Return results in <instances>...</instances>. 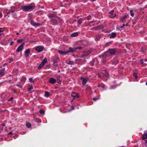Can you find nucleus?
Masks as SVG:
<instances>
[{"label":"nucleus","instance_id":"nucleus-1","mask_svg":"<svg viewBox=\"0 0 147 147\" xmlns=\"http://www.w3.org/2000/svg\"><path fill=\"white\" fill-rule=\"evenodd\" d=\"M35 7V5L34 3H31L28 5H24L22 6V9L25 11H29L34 9Z\"/></svg>","mask_w":147,"mask_h":147},{"label":"nucleus","instance_id":"nucleus-2","mask_svg":"<svg viewBox=\"0 0 147 147\" xmlns=\"http://www.w3.org/2000/svg\"><path fill=\"white\" fill-rule=\"evenodd\" d=\"M57 19L59 20V18L56 16L55 18L51 19V22L52 23L53 25H55L57 24Z\"/></svg>","mask_w":147,"mask_h":147},{"label":"nucleus","instance_id":"nucleus-3","mask_svg":"<svg viewBox=\"0 0 147 147\" xmlns=\"http://www.w3.org/2000/svg\"><path fill=\"white\" fill-rule=\"evenodd\" d=\"M44 47L41 46H38L36 47L35 49L38 53L41 52L44 49Z\"/></svg>","mask_w":147,"mask_h":147},{"label":"nucleus","instance_id":"nucleus-4","mask_svg":"<svg viewBox=\"0 0 147 147\" xmlns=\"http://www.w3.org/2000/svg\"><path fill=\"white\" fill-rule=\"evenodd\" d=\"M30 23L31 25L36 27L40 26V24L39 23H36L33 20H31Z\"/></svg>","mask_w":147,"mask_h":147},{"label":"nucleus","instance_id":"nucleus-5","mask_svg":"<svg viewBox=\"0 0 147 147\" xmlns=\"http://www.w3.org/2000/svg\"><path fill=\"white\" fill-rule=\"evenodd\" d=\"M71 96L73 97V99H74V98H77L79 97V94L78 93L73 92L71 94Z\"/></svg>","mask_w":147,"mask_h":147},{"label":"nucleus","instance_id":"nucleus-6","mask_svg":"<svg viewBox=\"0 0 147 147\" xmlns=\"http://www.w3.org/2000/svg\"><path fill=\"white\" fill-rule=\"evenodd\" d=\"M109 53L111 55H114L116 52V50L115 49H111L109 50Z\"/></svg>","mask_w":147,"mask_h":147},{"label":"nucleus","instance_id":"nucleus-7","mask_svg":"<svg viewBox=\"0 0 147 147\" xmlns=\"http://www.w3.org/2000/svg\"><path fill=\"white\" fill-rule=\"evenodd\" d=\"M24 44L23 43H22L18 48L16 50V51L17 52H19L21 51H22L23 48Z\"/></svg>","mask_w":147,"mask_h":147},{"label":"nucleus","instance_id":"nucleus-8","mask_svg":"<svg viewBox=\"0 0 147 147\" xmlns=\"http://www.w3.org/2000/svg\"><path fill=\"white\" fill-rule=\"evenodd\" d=\"M76 51V47L74 48H71V47H69V50L67 51V53H69L70 52H73L75 51Z\"/></svg>","mask_w":147,"mask_h":147},{"label":"nucleus","instance_id":"nucleus-9","mask_svg":"<svg viewBox=\"0 0 147 147\" xmlns=\"http://www.w3.org/2000/svg\"><path fill=\"white\" fill-rule=\"evenodd\" d=\"M101 74H102L103 76H105L107 77H109V73L107 72V71L105 70L103 71L102 72H101Z\"/></svg>","mask_w":147,"mask_h":147},{"label":"nucleus","instance_id":"nucleus-10","mask_svg":"<svg viewBox=\"0 0 147 147\" xmlns=\"http://www.w3.org/2000/svg\"><path fill=\"white\" fill-rule=\"evenodd\" d=\"M56 81V80L53 78H51L49 80V82L51 84H55Z\"/></svg>","mask_w":147,"mask_h":147},{"label":"nucleus","instance_id":"nucleus-11","mask_svg":"<svg viewBox=\"0 0 147 147\" xmlns=\"http://www.w3.org/2000/svg\"><path fill=\"white\" fill-rule=\"evenodd\" d=\"M30 50L29 49L26 50L25 52V56L26 57H27L29 55V54L30 53Z\"/></svg>","mask_w":147,"mask_h":147},{"label":"nucleus","instance_id":"nucleus-12","mask_svg":"<svg viewBox=\"0 0 147 147\" xmlns=\"http://www.w3.org/2000/svg\"><path fill=\"white\" fill-rule=\"evenodd\" d=\"M80 78L82 80V84L83 85H85L86 84V83L87 82V80L86 79L82 77H81Z\"/></svg>","mask_w":147,"mask_h":147},{"label":"nucleus","instance_id":"nucleus-13","mask_svg":"<svg viewBox=\"0 0 147 147\" xmlns=\"http://www.w3.org/2000/svg\"><path fill=\"white\" fill-rule=\"evenodd\" d=\"M147 139V131H145L143 135L142 139L145 140Z\"/></svg>","mask_w":147,"mask_h":147},{"label":"nucleus","instance_id":"nucleus-14","mask_svg":"<svg viewBox=\"0 0 147 147\" xmlns=\"http://www.w3.org/2000/svg\"><path fill=\"white\" fill-rule=\"evenodd\" d=\"M48 17L50 19H53L54 18H55L56 16V15L52 14H49L47 15Z\"/></svg>","mask_w":147,"mask_h":147},{"label":"nucleus","instance_id":"nucleus-15","mask_svg":"<svg viewBox=\"0 0 147 147\" xmlns=\"http://www.w3.org/2000/svg\"><path fill=\"white\" fill-rule=\"evenodd\" d=\"M116 36V34L115 33L112 32L109 34L110 38H114Z\"/></svg>","mask_w":147,"mask_h":147},{"label":"nucleus","instance_id":"nucleus-16","mask_svg":"<svg viewBox=\"0 0 147 147\" xmlns=\"http://www.w3.org/2000/svg\"><path fill=\"white\" fill-rule=\"evenodd\" d=\"M91 53V51H86V52L84 53L83 54V55L84 56H87L89 54H90Z\"/></svg>","mask_w":147,"mask_h":147},{"label":"nucleus","instance_id":"nucleus-17","mask_svg":"<svg viewBox=\"0 0 147 147\" xmlns=\"http://www.w3.org/2000/svg\"><path fill=\"white\" fill-rule=\"evenodd\" d=\"M58 52L61 54H66L67 53V51H63L61 50H59L58 51Z\"/></svg>","mask_w":147,"mask_h":147},{"label":"nucleus","instance_id":"nucleus-18","mask_svg":"<svg viewBox=\"0 0 147 147\" xmlns=\"http://www.w3.org/2000/svg\"><path fill=\"white\" fill-rule=\"evenodd\" d=\"M4 75V71L3 70H0V77H2Z\"/></svg>","mask_w":147,"mask_h":147},{"label":"nucleus","instance_id":"nucleus-19","mask_svg":"<svg viewBox=\"0 0 147 147\" xmlns=\"http://www.w3.org/2000/svg\"><path fill=\"white\" fill-rule=\"evenodd\" d=\"M50 95V93L46 91L45 92V96L46 97H48Z\"/></svg>","mask_w":147,"mask_h":147},{"label":"nucleus","instance_id":"nucleus-20","mask_svg":"<svg viewBox=\"0 0 147 147\" xmlns=\"http://www.w3.org/2000/svg\"><path fill=\"white\" fill-rule=\"evenodd\" d=\"M57 59V58H53L52 59V61L53 63H58Z\"/></svg>","mask_w":147,"mask_h":147},{"label":"nucleus","instance_id":"nucleus-21","mask_svg":"<svg viewBox=\"0 0 147 147\" xmlns=\"http://www.w3.org/2000/svg\"><path fill=\"white\" fill-rule=\"evenodd\" d=\"M57 59V58H53L52 59V61L53 63H58Z\"/></svg>","mask_w":147,"mask_h":147},{"label":"nucleus","instance_id":"nucleus-22","mask_svg":"<svg viewBox=\"0 0 147 147\" xmlns=\"http://www.w3.org/2000/svg\"><path fill=\"white\" fill-rule=\"evenodd\" d=\"M47 59L46 58H44L42 62L41 63L42 64L45 65V64L47 62Z\"/></svg>","mask_w":147,"mask_h":147},{"label":"nucleus","instance_id":"nucleus-23","mask_svg":"<svg viewBox=\"0 0 147 147\" xmlns=\"http://www.w3.org/2000/svg\"><path fill=\"white\" fill-rule=\"evenodd\" d=\"M101 37L99 35H97L95 37V39L96 40H100Z\"/></svg>","mask_w":147,"mask_h":147},{"label":"nucleus","instance_id":"nucleus-24","mask_svg":"<svg viewBox=\"0 0 147 147\" xmlns=\"http://www.w3.org/2000/svg\"><path fill=\"white\" fill-rule=\"evenodd\" d=\"M78 34L77 32H74L71 35V36L72 37H75L77 36L78 35Z\"/></svg>","mask_w":147,"mask_h":147},{"label":"nucleus","instance_id":"nucleus-25","mask_svg":"<svg viewBox=\"0 0 147 147\" xmlns=\"http://www.w3.org/2000/svg\"><path fill=\"white\" fill-rule=\"evenodd\" d=\"M26 78L24 77H23L21 79V82H24L26 80Z\"/></svg>","mask_w":147,"mask_h":147},{"label":"nucleus","instance_id":"nucleus-26","mask_svg":"<svg viewBox=\"0 0 147 147\" xmlns=\"http://www.w3.org/2000/svg\"><path fill=\"white\" fill-rule=\"evenodd\" d=\"M26 127L28 128L30 127H31V124L30 123L28 122L26 123Z\"/></svg>","mask_w":147,"mask_h":147},{"label":"nucleus","instance_id":"nucleus-27","mask_svg":"<svg viewBox=\"0 0 147 147\" xmlns=\"http://www.w3.org/2000/svg\"><path fill=\"white\" fill-rule=\"evenodd\" d=\"M82 19H80L77 21L78 24H81L82 22Z\"/></svg>","mask_w":147,"mask_h":147},{"label":"nucleus","instance_id":"nucleus-28","mask_svg":"<svg viewBox=\"0 0 147 147\" xmlns=\"http://www.w3.org/2000/svg\"><path fill=\"white\" fill-rule=\"evenodd\" d=\"M53 68H55V67H57L58 65V63H53Z\"/></svg>","mask_w":147,"mask_h":147},{"label":"nucleus","instance_id":"nucleus-29","mask_svg":"<svg viewBox=\"0 0 147 147\" xmlns=\"http://www.w3.org/2000/svg\"><path fill=\"white\" fill-rule=\"evenodd\" d=\"M44 65L41 63L38 67V69H41L44 66Z\"/></svg>","mask_w":147,"mask_h":147},{"label":"nucleus","instance_id":"nucleus-30","mask_svg":"<svg viewBox=\"0 0 147 147\" xmlns=\"http://www.w3.org/2000/svg\"><path fill=\"white\" fill-rule=\"evenodd\" d=\"M127 18V16L125 15L122 18H121V20L122 21H123L124 20Z\"/></svg>","mask_w":147,"mask_h":147},{"label":"nucleus","instance_id":"nucleus-31","mask_svg":"<svg viewBox=\"0 0 147 147\" xmlns=\"http://www.w3.org/2000/svg\"><path fill=\"white\" fill-rule=\"evenodd\" d=\"M96 75L100 78L103 77V76H102V75L101 74V73H98L96 74Z\"/></svg>","mask_w":147,"mask_h":147},{"label":"nucleus","instance_id":"nucleus-32","mask_svg":"<svg viewBox=\"0 0 147 147\" xmlns=\"http://www.w3.org/2000/svg\"><path fill=\"white\" fill-rule=\"evenodd\" d=\"M74 62L73 61H70L67 64L69 65H74Z\"/></svg>","mask_w":147,"mask_h":147},{"label":"nucleus","instance_id":"nucleus-33","mask_svg":"<svg viewBox=\"0 0 147 147\" xmlns=\"http://www.w3.org/2000/svg\"><path fill=\"white\" fill-rule=\"evenodd\" d=\"M29 87L28 88V90L29 91L33 89V87L32 86H29Z\"/></svg>","mask_w":147,"mask_h":147},{"label":"nucleus","instance_id":"nucleus-34","mask_svg":"<svg viewBox=\"0 0 147 147\" xmlns=\"http://www.w3.org/2000/svg\"><path fill=\"white\" fill-rule=\"evenodd\" d=\"M29 81L31 82H34V80L32 78H30L29 79Z\"/></svg>","mask_w":147,"mask_h":147},{"label":"nucleus","instance_id":"nucleus-35","mask_svg":"<svg viewBox=\"0 0 147 147\" xmlns=\"http://www.w3.org/2000/svg\"><path fill=\"white\" fill-rule=\"evenodd\" d=\"M39 113L41 114H44V113L45 112H44V111L43 110H40V111Z\"/></svg>","mask_w":147,"mask_h":147},{"label":"nucleus","instance_id":"nucleus-36","mask_svg":"<svg viewBox=\"0 0 147 147\" xmlns=\"http://www.w3.org/2000/svg\"><path fill=\"white\" fill-rule=\"evenodd\" d=\"M130 12L131 13L130 15L131 16L133 17L134 16V13L132 11V10H130Z\"/></svg>","mask_w":147,"mask_h":147},{"label":"nucleus","instance_id":"nucleus-37","mask_svg":"<svg viewBox=\"0 0 147 147\" xmlns=\"http://www.w3.org/2000/svg\"><path fill=\"white\" fill-rule=\"evenodd\" d=\"M87 19L88 20H90L92 19V18L90 16H89L87 17Z\"/></svg>","mask_w":147,"mask_h":147},{"label":"nucleus","instance_id":"nucleus-38","mask_svg":"<svg viewBox=\"0 0 147 147\" xmlns=\"http://www.w3.org/2000/svg\"><path fill=\"white\" fill-rule=\"evenodd\" d=\"M82 48H83V47H76V50L77 49L81 50V49H82Z\"/></svg>","mask_w":147,"mask_h":147},{"label":"nucleus","instance_id":"nucleus-39","mask_svg":"<svg viewBox=\"0 0 147 147\" xmlns=\"http://www.w3.org/2000/svg\"><path fill=\"white\" fill-rule=\"evenodd\" d=\"M133 76L135 77L136 79L137 77V74L135 73L133 74Z\"/></svg>","mask_w":147,"mask_h":147},{"label":"nucleus","instance_id":"nucleus-40","mask_svg":"<svg viewBox=\"0 0 147 147\" xmlns=\"http://www.w3.org/2000/svg\"><path fill=\"white\" fill-rule=\"evenodd\" d=\"M116 15L115 14H112L110 16L111 18H114L115 17Z\"/></svg>","mask_w":147,"mask_h":147},{"label":"nucleus","instance_id":"nucleus-41","mask_svg":"<svg viewBox=\"0 0 147 147\" xmlns=\"http://www.w3.org/2000/svg\"><path fill=\"white\" fill-rule=\"evenodd\" d=\"M36 122H41V121L39 119H36L35 120Z\"/></svg>","mask_w":147,"mask_h":147},{"label":"nucleus","instance_id":"nucleus-42","mask_svg":"<svg viewBox=\"0 0 147 147\" xmlns=\"http://www.w3.org/2000/svg\"><path fill=\"white\" fill-rule=\"evenodd\" d=\"M4 30V28H0V32L3 33V31Z\"/></svg>","mask_w":147,"mask_h":147},{"label":"nucleus","instance_id":"nucleus-43","mask_svg":"<svg viewBox=\"0 0 147 147\" xmlns=\"http://www.w3.org/2000/svg\"><path fill=\"white\" fill-rule=\"evenodd\" d=\"M23 41V39H19L18 40L17 42L18 43H20L21 42Z\"/></svg>","mask_w":147,"mask_h":147},{"label":"nucleus","instance_id":"nucleus-44","mask_svg":"<svg viewBox=\"0 0 147 147\" xmlns=\"http://www.w3.org/2000/svg\"><path fill=\"white\" fill-rule=\"evenodd\" d=\"M11 12H14V11H13L12 10H9V11H8V12L7 13L8 14L9 13H10Z\"/></svg>","mask_w":147,"mask_h":147},{"label":"nucleus","instance_id":"nucleus-45","mask_svg":"<svg viewBox=\"0 0 147 147\" xmlns=\"http://www.w3.org/2000/svg\"><path fill=\"white\" fill-rule=\"evenodd\" d=\"M57 82L60 84H61V82L60 80H57Z\"/></svg>","mask_w":147,"mask_h":147},{"label":"nucleus","instance_id":"nucleus-46","mask_svg":"<svg viewBox=\"0 0 147 147\" xmlns=\"http://www.w3.org/2000/svg\"><path fill=\"white\" fill-rule=\"evenodd\" d=\"M13 99V98L12 97H11L10 99H9L8 101H10L12 100Z\"/></svg>","mask_w":147,"mask_h":147},{"label":"nucleus","instance_id":"nucleus-47","mask_svg":"<svg viewBox=\"0 0 147 147\" xmlns=\"http://www.w3.org/2000/svg\"><path fill=\"white\" fill-rule=\"evenodd\" d=\"M143 59H141L140 60V62L142 64H143Z\"/></svg>","mask_w":147,"mask_h":147},{"label":"nucleus","instance_id":"nucleus-48","mask_svg":"<svg viewBox=\"0 0 147 147\" xmlns=\"http://www.w3.org/2000/svg\"><path fill=\"white\" fill-rule=\"evenodd\" d=\"M145 145L146 147H147V140L146 141L145 143Z\"/></svg>","mask_w":147,"mask_h":147},{"label":"nucleus","instance_id":"nucleus-49","mask_svg":"<svg viewBox=\"0 0 147 147\" xmlns=\"http://www.w3.org/2000/svg\"><path fill=\"white\" fill-rule=\"evenodd\" d=\"M16 86H18V87H19V88H22V86H21L19 84H17L16 85Z\"/></svg>","mask_w":147,"mask_h":147},{"label":"nucleus","instance_id":"nucleus-50","mask_svg":"<svg viewBox=\"0 0 147 147\" xmlns=\"http://www.w3.org/2000/svg\"><path fill=\"white\" fill-rule=\"evenodd\" d=\"M98 99V98H93V100L94 101H96V100H97Z\"/></svg>","mask_w":147,"mask_h":147},{"label":"nucleus","instance_id":"nucleus-51","mask_svg":"<svg viewBox=\"0 0 147 147\" xmlns=\"http://www.w3.org/2000/svg\"><path fill=\"white\" fill-rule=\"evenodd\" d=\"M60 80V76H59L57 77V80Z\"/></svg>","mask_w":147,"mask_h":147},{"label":"nucleus","instance_id":"nucleus-52","mask_svg":"<svg viewBox=\"0 0 147 147\" xmlns=\"http://www.w3.org/2000/svg\"><path fill=\"white\" fill-rule=\"evenodd\" d=\"M13 43H14V42H13V41H11V42L10 44V45H12Z\"/></svg>","mask_w":147,"mask_h":147},{"label":"nucleus","instance_id":"nucleus-53","mask_svg":"<svg viewBox=\"0 0 147 147\" xmlns=\"http://www.w3.org/2000/svg\"><path fill=\"white\" fill-rule=\"evenodd\" d=\"M124 26H125V24H123V26H121V28H123V27H124Z\"/></svg>","mask_w":147,"mask_h":147},{"label":"nucleus","instance_id":"nucleus-54","mask_svg":"<svg viewBox=\"0 0 147 147\" xmlns=\"http://www.w3.org/2000/svg\"><path fill=\"white\" fill-rule=\"evenodd\" d=\"M128 25L129 24L128 23H127L125 25V26H128Z\"/></svg>","mask_w":147,"mask_h":147},{"label":"nucleus","instance_id":"nucleus-55","mask_svg":"<svg viewBox=\"0 0 147 147\" xmlns=\"http://www.w3.org/2000/svg\"><path fill=\"white\" fill-rule=\"evenodd\" d=\"M11 81V80H9L7 81V83H10Z\"/></svg>","mask_w":147,"mask_h":147},{"label":"nucleus","instance_id":"nucleus-56","mask_svg":"<svg viewBox=\"0 0 147 147\" xmlns=\"http://www.w3.org/2000/svg\"><path fill=\"white\" fill-rule=\"evenodd\" d=\"M12 134V131H11L10 132L9 134H8V135H10V134Z\"/></svg>","mask_w":147,"mask_h":147},{"label":"nucleus","instance_id":"nucleus-57","mask_svg":"<svg viewBox=\"0 0 147 147\" xmlns=\"http://www.w3.org/2000/svg\"><path fill=\"white\" fill-rule=\"evenodd\" d=\"M2 16V13L0 12V17H1Z\"/></svg>","mask_w":147,"mask_h":147},{"label":"nucleus","instance_id":"nucleus-58","mask_svg":"<svg viewBox=\"0 0 147 147\" xmlns=\"http://www.w3.org/2000/svg\"><path fill=\"white\" fill-rule=\"evenodd\" d=\"M10 60L11 61H13V59H10Z\"/></svg>","mask_w":147,"mask_h":147},{"label":"nucleus","instance_id":"nucleus-59","mask_svg":"<svg viewBox=\"0 0 147 147\" xmlns=\"http://www.w3.org/2000/svg\"><path fill=\"white\" fill-rule=\"evenodd\" d=\"M2 34V32H0V36Z\"/></svg>","mask_w":147,"mask_h":147},{"label":"nucleus","instance_id":"nucleus-60","mask_svg":"<svg viewBox=\"0 0 147 147\" xmlns=\"http://www.w3.org/2000/svg\"><path fill=\"white\" fill-rule=\"evenodd\" d=\"M90 0L91 1H96V0Z\"/></svg>","mask_w":147,"mask_h":147},{"label":"nucleus","instance_id":"nucleus-61","mask_svg":"<svg viewBox=\"0 0 147 147\" xmlns=\"http://www.w3.org/2000/svg\"><path fill=\"white\" fill-rule=\"evenodd\" d=\"M41 8H44V7H43V6H41Z\"/></svg>","mask_w":147,"mask_h":147},{"label":"nucleus","instance_id":"nucleus-62","mask_svg":"<svg viewBox=\"0 0 147 147\" xmlns=\"http://www.w3.org/2000/svg\"><path fill=\"white\" fill-rule=\"evenodd\" d=\"M84 60L85 61H86V60H85V59H84Z\"/></svg>","mask_w":147,"mask_h":147},{"label":"nucleus","instance_id":"nucleus-63","mask_svg":"<svg viewBox=\"0 0 147 147\" xmlns=\"http://www.w3.org/2000/svg\"><path fill=\"white\" fill-rule=\"evenodd\" d=\"M133 24H135V23L134 22H133Z\"/></svg>","mask_w":147,"mask_h":147},{"label":"nucleus","instance_id":"nucleus-64","mask_svg":"<svg viewBox=\"0 0 147 147\" xmlns=\"http://www.w3.org/2000/svg\"><path fill=\"white\" fill-rule=\"evenodd\" d=\"M146 84L147 85V82L146 83Z\"/></svg>","mask_w":147,"mask_h":147}]
</instances>
